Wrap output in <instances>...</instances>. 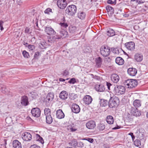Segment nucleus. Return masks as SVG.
<instances>
[{"label": "nucleus", "instance_id": "1", "mask_svg": "<svg viewBox=\"0 0 148 148\" xmlns=\"http://www.w3.org/2000/svg\"><path fill=\"white\" fill-rule=\"evenodd\" d=\"M77 9L76 5H69L66 8L65 12L66 14L70 16H73L76 13Z\"/></svg>", "mask_w": 148, "mask_h": 148}, {"label": "nucleus", "instance_id": "2", "mask_svg": "<svg viewBox=\"0 0 148 148\" xmlns=\"http://www.w3.org/2000/svg\"><path fill=\"white\" fill-rule=\"evenodd\" d=\"M119 98L115 96H113L112 97H111L110 99L109 106L110 108L116 107L119 105Z\"/></svg>", "mask_w": 148, "mask_h": 148}, {"label": "nucleus", "instance_id": "3", "mask_svg": "<svg viewBox=\"0 0 148 148\" xmlns=\"http://www.w3.org/2000/svg\"><path fill=\"white\" fill-rule=\"evenodd\" d=\"M100 52L102 56L106 57L110 54V48L108 46H102L100 49Z\"/></svg>", "mask_w": 148, "mask_h": 148}, {"label": "nucleus", "instance_id": "4", "mask_svg": "<svg viewBox=\"0 0 148 148\" xmlns=\"http://www.w3.org/2000/svg\"><path fill=\"white\" fill-rule=\"evenodd\" d=\"M125 84L127 88H132L137 86L138 82L135 79H127L125 82Z\"/></svg>", "mask_w": 148, "mask_h": 148}, {"label": "nucleus", "instance_id": "5", "mask_svg": "<svg viewBox=\"0 0 148 148\" xmlns=\"http://www.w3.org/2000/svg\"><path fill=\"white\" fill-rule=\"evenodd\" d=\"M125 91V88L124 86H116L115 88L114 92L115 94L120 95L124 94Z\"/></svg>", "mask_w": 148, "mask_h": 148}, {"label": "nucleus", "instance_id": "6", "mask_svg": "<svg viewBox=\"0 0 148 148\" xmlns=\"http://www.w3.org/2000/svg\"><path fill=\"white\" fill-rule=\"evenodd\" d=\"M44 31L47 34L50 36L54 35L56 34L54 30L49 25L44 27Z\"/></svg>", "mask_w": 148, "mask_h": 148}, {"label": "nucleus", "instance_id": "7", "mask_svg": "<svg viewBox=\"0 0 148 148\" xmlns=\"http://www.w3.org/2000/svg\"><path fill=\"white\" fill-rule=\"evenodd\" d=\"M32 115L34 117H38L40 116L41 111L40 109L37 108L32 109L31 111Z\"/></svg>", "mask_w": 148, "mask_h": 148}, {"label": "nucleus", "instance_id": "8", "mask_svg": "<svg viewBox=\"0 0 148 148\" xmlns=\"http://www.w3.org/2000/svg\"><path fill=\"white\" fill-rule=\"evenodd\" d=\"M67 4L66 0H58L57 1V5L60 9H64L66 7Z\"/></svg>", "mask_w": 148, "mask_h": 148}, {"label": "nucleus", "instance_id": "9", "mask_svg": "<svg viewBox=\"0 0 148 148\" xmlns=\"http://www.w3.org/2000/svg\"><path fill=\"white\" fill-rule=\"evenodd\" d=\"M125 45L126 48L129 50L133 51L135 49V45L134 42L131 41L127 42L125 43Z\"/></svg>", "mask_w": 148, "mask_h": 148}, {"label": "nucleus", "instance_id": "10", "mask_svg": "<svg viewBox=\"0 0 148 148\" xmlns=\"http://www.w3.org/2000/svg\"><path fill=\"white\" fill-rule=\"evenodd\" d=\"M22 138L24 140L29 141L32 139V135L30 133L25 132L22 134Z\"/></svg>", "mask_w": 148, "mask_h": 148}, {"label": "nucleus", "instance_id": "11", "mask_svg": "<svg viewBox=\"0 0 148 148\" xmlns=\"http://www.w3.org/2000/svg\"><path fill=\"white\" fill-rule=\"evenodd\" d=\"M21 104L23 106H27L29 104L28 99L27 96H22L21 99Z\"/></svg>", "mask_w": 148, "mask_h": 148}, {"label": "nucleus", "instance_id": "12", "mask_svg": "<svg viewBox=\"0 0 148 148\" xmlns=\"http://www.w3.org/2000/svg\"><path fill=\"white\" fill-rule=\"evenodd\" d=\"M52 36L48 38V41L49 42H55L57 40L61 38V36L59 35L56 34L51 36Z\"/></svg>", "mask_w": 148, "mask_h": 148}, {"label": "nucleus", "instance_id": "13", "mask_svg": "<svg viewBox=\"0 0 148 148\" xmlns=\"http://www.w3.org/2000/svg\"><path fill=\"white\" fill-rule=\"evenodd\" d=\"M92 100V97L90 95H86L83 98V101L85 104L89 105L90 104Z\"/></svg>", "mask_w": 148, "mask_h": 148}, {"label": "nucleus", "instance_id": "14", "mask_svg": "<svg viewBox=\"0 0 148 148\" xmlns=\"http://www.w3.org/2000/svg\"><path fill=\"white\" fill-rule=\"evenodd\" d=\"M86 127L89 129H92L96 126L95 122L93 121H90L86 124Z\"/></svg>", "mask_w": 148, "mask_h": 148}, {"label": "nucleus", "instance_id": "15", "mask_svg": "<svg viewBox=\"0 0 148 148\" xmlns=\"http://www.w3.org/2000/svg\"><path fill=\"white\" fill-rule=\"evenodd\" d=\"M128 74L131 76H135L137 73V70L133 68H130L127 70Z\"/></svg>", "mask_w": 148, "mask_h": 148}, {"label": "nucleus", "instance_id": "16", "mask_svg": "<svg viewBox=\"0 0 148 148\" xmlns=\"http://www.w3.org/2000/svg\"><path fill=\"white\" fill-rule=\"evenodd\" d=\"M71 110L73 112L75 113H78L80 112V108L78 105L74 104L72 105Z\"/></svg>", "mask_w": 148, "mask_h": 148}, {"label": "nucleus", "instance_id": "17", "mask_svg": "<svg viewBox=\"0 0 148 148\" xmlns=\"http://www.w3.org/2000/svg\"><path fill=\"white\" fill-rule=\"evenodd\" d=\"M119 76L116 74H113L111 76V80L114 83H117L119 81Z\"/></svg>", "mask_w": 148, "mask_h": 148}, {"label": "nucleus", "instance_id": "18", "mask_svg": "<svg viewBox=\"0 0 148 148\" xmlns=\"http://www.w3.org/2000/svg\"><path fill=\"white\" fill-rule=\"evenodd\" d=\"M59 97L62 99L66 100L68 98V93L65 91H62L60 93Z\"/></svg>", "mask_w": 148, "mask_h": 148}, {"label": "nucleus", "instance_id": "19", "mask_svg": "<svg viewBox=\"0 0 148 148\" xmlns=\"http://www.w3.org/2000/svg\"><path fill=\"white\" fill-rule=\"evenodd\" d=\"M95 88L97 91L99 92H103L105 90L104 86L102 84H97L95 86Z\"/></svg>", "mask_w": 148, "mask_h": 148}, {"label": "nucleus", "instance_id": "20", "mask_svg": "<svg viewBox=\"0 0 148 148\" xmlns=\"http://www.w3.org/2000/svg\"><path fill=\"white\" fill-rule=\"evenodd\" d=\"M134 59L136 62H140L143 59V56L141 54L136 53L134 55Z\"/></svg>", "mask_w": 148, "mask_h": 148}, {"label": "nucleus", "instance_id": "21", "mask_svg": "<svg viewBox=\"0 0 148 148\" xmlns=\"http://www.w3.org/2000/svg\"><path fill=\"white\" fill-rule=\"evenodd\" d=\"M12 144L13 148H22L21 143L17 140H13Z\"/></svg>", "mask_w": 148, "mask_h": 148}, {"label": "nucleus", "instance_id": "22", "mask_svg": "<svg viewBox=\"0 0 148 148\" xmlns=\"http://www.w3.org/2000/svg\"><path fill=\"white\" fill-rule=\"evenodd\" d=\"M56 116L59 119H62L64 117V114L61 110L59 109L57 111Z\"/></svg>", "mask_w": 148, "mask_h": 148}, {"label": "nucleus", "instance_id": "23", "mask_svg": "<svg viewBox=\"0 0 148 148\" xmlns=\"http://www.w3.org/2000/svg\"><path fill=\"white\" fill-rule=\"evenodd\" d=\"M54 97V95L53 93H49L46 99V101L48 103L51 102L53 100Z\"/></svg>", "mask_w": 148, "mask_h": 148}, {"label": "nucleus", "instance_id": "24", "mask_svg": "<svg viewBox=\"0 0 148 148\" xmlns=\"http://www.w3.org/2000/svg\"><path fill=\"white\" fill-rule=\"evenodd\" d=\"M106 32L107 35L109 36H112L115 35L114 31L111 28L107 29Z\"/></svg>", "mask_w": 148, "mask_h": 148}, {"label": "nucleus", "instance_id": "25", "mask_svg": "<svg viewBox=\"0 0 148 148\" xmlns=\"http://www.w3.org/2000/svg\"><path fill=\"white\" fill-rule=\"evenodd\" d=\"M116 63L119 65H122L124 63V60L121 57H118L115 59Z\"/></svg>", "mask_w": 148, "mask_h": 148}, {"label": "nucleus", "instance_id": "26", "mask_svg": "<svg viewBox=\"0 0 148 148\" xmlns=\"http://www.w3.org/2000/svg\"><path fill=\"white\" fill-rule=\"evenodd\" d=\"M131 113L132 115L136 116H139L141 114L140 112L137 109H132Z\"/></svg>", "mask_w": 148, "mask_h": 148}, {"label": "nucleus", "instance_id": "27", "mask_svg": "<svg viewBox=\"0 0 148 148\" xmlns=\"http://www.w3.org/2000/svg\"><path fill=\"white\" fill-rule=\"evenodd\" d=\"M106 121L108 123L112 124L113 123L114 119L113 117L111 116H108L106 118Z\"/></svg>", "mask_w": 148, "mask_h": 148}, {"label": "nucleus", "instance_id": "28", "mask_svg": "<svg viewBox=\"0 0 148 148\" xmlns=\"http://www.w3.org/2000/svg\"><path fill=\"white\" fill-rule=\"evenodd\" d=\"M96 65L98 67L101 66L102 62V60L100 57H99L96 59Z\"/></svg>", "mask_w": 148, "mask_h": 148}, {"label": "nucleus", "instance_id": "29", "mask_svg": "<svg viewBox=\"0 0 148 148\" xmlns=\"http://www.w3.org/2000/svg\"><path fill=\"white\" fill-rule=\"evenodd\" d=\"M86 16L85 13L82 12H79L77 13L78 17L81 20L84 19Z\"/></svg>", "mask_w": 148, "mask_h": 148}, {"label": "nucleus", "instance_id": "30", "mask_svg": "<svg viewBox=\"0 0 148 148\" xmlns=\"http://www.w3.org/2000/svg\"><path fill=\"white\" fill-rule=\"evenodd\" d=\"M105 125L103 124L100 123L97 125V128L100 132L103 131L105 129Z\"/></svg>", "mask_w": 148, "mask_h": 148}, {"label": "nucleus", "instance_id": "31", "mask_svg": "<svg viewBox=\"0 0 148 148\" xmlns=\"http://www.w3.org/2000/svg\"><path fill=\"white\" fill-rule=\"evenodd\" d=\"M99 103L100 106L103 107H105L106 106L108 103L107 100L103 99H100Z\"/></svg>", "mask_w": 148, "mask_h": 148}, {"label": "nucleus", "instance_id": "32", "mask_svg": "<svg viewBox=\"0 0 148 148\" xmlns=\"http://www.w3.org/2000/svg\"><path fill=\"white\" fill-rule=\"evenodd\" d=\"M46 122L47 123L50 124L52 123L53 119L51 115L46 116Z\"/></svg>", "mask_w": 148, "mask_h": 148}, {"label": "nucleus", "instance_id": "33", "mask_svg": "<svg viewBox=\"0 0 148 148\" xmlns=\"http://www.w3.org/2000/svg\"><path fill=\"white\" fill-rule=\"evenodd\" d=\"M133 104L136 107H139L141 106V103L140 100L136 99L134 101Z\"/></svg>", "mask_w": 148, "mask_h": 148}, {"label": "nucleus", "instance_id": "34", "mask_svg": "<svg viewBox=\"0 0 148 148\" xmlns=\"http://www.w3.org/2000/svg\"><path fill=\"white\" fill-rule=\"evenodd\" d=\"M36 140L39 141L42 144H43L44 143V141L42 138L39 135L36 134Z\"/></svg>", "mask_w": 148, "mask_h": 148}, {"label": "nucleus", "instance_id": "35", "mask_svg": "<svg viewBox=\"0 0 148 148\" xmlns=\"http://www.w3.org/2000/svg\"><path fill=\"white\" fill-rule=\"evenodd\" d=\"M106 8L108 12H110V14H112L114 13V10L112 7L108 5L106 7Z\"/></svg>", "mask_w": 148, "mask_h": 148}, {"label": "nucleus", "instance_id": "36", "mask_svg": "<svg viewBox=\"0 0 148 148\" xmlns=\"http://www.w3.org/2000/svg\"><path fill=\"white\" fill-rule=\"evenodd\" d=\"M60 35L61 36V38L63 36L64 37L67 35L68 32L64 30H62L60 31Z\"/></svg>", "mask_w": 148, "mask_h": 148}, {"label": "nucleus", "instance_id": "37", "mask_svg": "<svg viewBox=\"0 0 148 148\" xmlns=\"http://www.w3.org/2000/svg\"><path fill=\"white\" fill-rule=\"evenodd\" d=\"M88 77L89 78L91 77L98 80H99L100 79V78L99 76L96 75H94L93 74H88Z\"/></svg>", "mask_w": 148, "mask_h": 148}, {"label": "nucleus", "instance_id": "38", "mask_svg": "<svg viewBox=\"0 0 148 148\" xmlns=\"http://www.w3.org/2000/svg\"><path fill=\"white\" fill-rule=\"evenodd\" d=\"M70 144H71V145L73 147H75L77 146H79L78 143L75 139H73Z\"/></svg>", "mask_w": 148, "mask_h": 148}, {"label": "nucleus", "instance_id": "39", "mask_svg": "<svg viewBox=\"0 0 148 148\" xmlns=\"http://www.w3.org/2000/svg\"><path fill=\"white\" fill-rule=\"evenodd\" d=\"M44 113L46 116L51 115L50 110L48 108H45L44 110Z\"/></svg>", "mask_w": 148, "mask_h": 148}, {"label": "nucleus", "instance_id": "40", "mask_svg": "<svg viewBox=\"0 0 148 148\" xmlns=\"http://www.w3.org/2000/svg\"><path fill=\"white\" fill-rule=\"evenodd\" d=\"M134 145L137 147H139L141 145L140 141L139 139H136L134 142Z\"/></svg>", "mask_w": 148, "mask_h": 148}, {"label": "nucleus", "instance_id": "41", "mask_svg": "<svg viewBox=\"0 0 148 148\" xmlns=\"http://www.w3.org/2000/svg\"><path fill=\"white\" fill-rule=\"evenodd\" d=\"M77 28L75 26L70 27L69 28V31L71 33L75 32Z\"/></svg>", "mask_w": 148, "mask_h": 148}, {"label": "nucleus", "instance_id": "42", "mask_svg": "<svg viewBox=\"0 0 148 148\" xmlns=\"http://www.w3.org/2000/svg\"><path fill=\"white\" fill-rule=\"evenodd\" d=\"M77 95L71 93L70 95V98L71 100H75L77 98Z\"/></svg>", "mask_w": 148, "mask_h": 148}, {"label": "nucleus", "instance_id": "43", "mask_svg": "<svg viewBox=\"0 0 148 148\" xmlns=\"http://www.w3.org/2000/svg\"><path fill=\"white\" fill-rule=\"evenodd\" d=\"M23 56L26 58H28L29 56V53L25 51H24L23 52Z\"/></svg>", "mask_w": 148, "mask_h": 148}, {"label": "nucleus", "instance_id": "44", "mask_svg": "<svg viewBox=\"0 0 148 148\" xmlns=\"http://www.w3.org/2000/svg\"><path fill=\"white\" fill-rule=\"evenodd\" d=\"M107 3L110 4H115L116 3V0H108Z\"/></svg>", "mask_w": 148, "mask_h": 148}, {"label": "nucleus", "instance_id": "45", "mask_svg": "<svg viewBox=\"0 0 148 148\" xmlns=\"http://www.w3.org/2000/svg\"><path fill=\"white\" fill-rule=\"evenodd\" d=\"M40 55V53L38 52H37L35 53L34 56V59H37L39 55Z\"/></svg>", "mask_w": 148, "mask_h": 148}, {"label": "nucleus", "instance_id": "46", "mask_svg": "<svg viewBox=\"0 0 148 148\" xmlns=\"http://www.w3.org/2000/svg\"><path fill=\"white\" fill-rule=\"evenodd\" d=\"M60 25L62 27L64 28H66L68 26V25L67 24V23L64 22L60 23Z\"/></svg>", "mask_w": 148, "mask_h": 148}, {"label": "nucleus", "instance_id": "47", "mask_svg": "<svg viewBox=\"0 0 148 148\" xmlns=\"http://www.w3.org/2000/svg\"><path fill=\"white\" fill-rule=\"evenodd\" d=\"M7 3L6 0H0V5L3 6Z\"/></svg>", "mask_w": 148, "mask_h": 148}, {"label": "nucleus", "instance_id": "48", "mask_svg": "<svg viewBox=\"0 0 148 148\" xmlns=\"http://www.w3.org/2000/svg\"><path fill=\"white\" fill-rule=\"evenodd\" d=\"M76 82L75 79L74 78H72L69 81V82L70 84H74Z\"/></svg>", "mask_w": 148, "mask_h": 148}, {"label": "nucleus", "instance_id": "49", "mask_svg": "<svg viewBox=\"0 0 148 148\" xmlns=\"http://www.w3.org/2000/svg\"><path fill=\"white\" fill-rule=\"evenodd\" d=\"M28 48L31 51H32L35 49L34 46L30 45H28Z\"/></svg>", "mask_w": 148, "mask_h": 148}, {"label": "nucleus", "instance_id": "50", "mask_svg": "<svg viewBox=\"0 0 148 148\" xmlns=\"http://www.w3.org/2000/svg\"><path fill=\"white\" fill-rule=\"evenodd\" d=\"M138 4H142L145 2V0H136Z\"/></svg>", "mask_w": 148, "mask_h": 148}, {"label": "nucleus", "instance_id": "51", "mask_svg": "<svg viewBox=\"0 0 148 148\" xmlns=\"http://www.w3.org/2000/svg\"><path fill=\"white\" fill-rule=\"evenodd\" d=\"M51 9L50 8H48L47 9L44 11V12L46 14H49V12H51Z\"/></svg>", "mask_w": 148, "mask_h": 148}, {"label": "nucleus", "instance_id": "52", "mask_svg": "<svg viewBox=\"0 0 148 148\" xmlns=\"http://www.w3.org/2000/svg\"><path fill=\"white\" fill-rule=\"evenodd\" d=\"M86 140L88 141L91 143H92L94 141V140L92 138H87L85 139Z\"/></svg>", "mask_w": 148, "mask_h": 148}, {"label": "nucleus", "instance_id": "53", "mask_svg": "<svg viewBox=\"0 0 148 148\" xmlns=\"http://www.w3.org/2000/svg\"><path fill=\"white\" fill-rule=\"evenodd\" d=\"M30 148H40V147L34 144L31 145Z\"/></svg>", "mask_w": 148, "mask_h": 148}, {"label": "nucleus", "instance_id": "54", "mask_svg": "<svg viewBox=\"0 0 148 148\" xmlns=\"http://www.w3.org/2000/svg\"><path fill=\"white\" fill-rule=\"evenodd\" d=\"M3 22L2 21H0V29L1 31H2L3 29Z\"/></svg>", "mask_w": 148, "mask_h": 148}, {"label": "nucleus", "instance_id": "55", "mask_svg": "<svg viewBox=\"0 0 148 148\" xmlns=\"http://www.w3.org/2000/svg\"><path fill=\"white\" fill-rule=\"evenodd\" d=\"M30 29L28 27H26L25 30V32L26 33H27L28 34L30 33Z\"/></svg>", "mask_w": 148, "mask_h": 148}, {"label": "nucleus", "instance_id": "56", "mask_svg": "<svg viewBox=\"0 0 148 148\" xmlns=\"http://www.w3.org/2000/svg\"><path fill=\"white\" fill-rule=\"evenodd\" d=\"M72 126L73 127L71 128L70 131L71 132H74L77 130V129L75 128L74 125Z\"/></svg>", "mask_w": 148, "mask_h": 148}, {"label": "nucleus", "instance_id": "57", "mask_svg": "<svg viewBox=\"0 0 148 148\" xmlns=\"http://www.w3.org/2000/svg\"><path fill=\"white\" fill-rule=\"evenodd\" d=\"M73 124L71 123V124L68 125L67 126V129L68 130L70 131V130H71V128L72 127V126H73Z\"/></svg>", "mask_w": 148, "mask_h": 148}, {"label": "nucleus", "instance_id": "58", "mask_svg": "<svg viewBox=\"0 0 148 148\" xmlns=\"http://www.w3.org/2000/svg\"><path fill=\"white\" fill-rule=\"evenodd\" d=\"M128 135L131 136L132 140H134L135 138V136L134 135L133 133L132 132L128 134Z\"/></svg>", "mask_w": 148, "mask_h": 148}, {"label": "nucleus", "instance_id": "59", "mask_svg": "<svg viewBox=\"0 0 148 148\" xmlns=\"http://www.w3.org/2000/svg\"><path fill=\"white\" fill-rule=\"evenodd\" d=\"M106 85H107V86L108 89L110 90V86H112V85L111 84V83L108 82H106Z\"/></svg>", "mask_w": 148, "mask_h": 148}, {"label": "nucleus", "instance_id": "60", "mask_svg": "<svg viewBox=\"0 0 148 148\" xmlns=\"http://www.w3.org/2000/svg\"><path fill=\"white\" fill-rule=\"evenodd\" d=\"M69 74V72L66 70H65L63 73V75L65 76H66Z\"/></svg>", "mask_w": 148, "mask_h": 148}, {"label": "nucleus", "instance_id": "61", "mask_svg": "<svg viewBox=\"0 0 148 148\" xmlns=\"http://www.w3.org/2000/svg\"><path fill=\"white\" fill-rule=\"evenodd\" d=\"M120 128V127L118 125H117V126L114 127L112 128V130H116L119 129Z\"/></svg>", "mask_w": 148, "mask_h": 148}, {"label": "nucleus", "instance_id": "62", "mask_svg": "<svg viewBox=\"0 0 148 148\" xmlns=\"http://www.w3.org/2000/svg\"><path fill=\"white\" fill-rule=\"evenodd\" d=\"M26 119L29 121L32 120V119L29 116H27L26 118Z\"/></svg>", "mask_w": 148, "mask_h": 148}, {"label": "nucleus", "instance_id": "63", "mask_svg": "<svg viewBox=\"0 0 148 148\" xmlns=\"http://www.w3.org/2000/svg\"><path fill=\"white\" fill-rule=\"evenodd\" d=\"M59 80L60 82H64L65 81V79L62 78H60L59 79Z\"/></svg>", "mask_w": 148, "mask_h": 148}, {"label": "nucleus", "instance_id": "64", "mask_svg": "<svg viewBox=\"0 0 148 148\" xmlns=\"http://www.w3.org/2000/svg\"><path fill=\"white\" fill-rule=\"evenodd\" d=\"M123 16L125 17H128L129 16V15L127 14H125L123 15Z\"/></svg>", "mask_w": 148, "mask_h": 148}]
</instances>
